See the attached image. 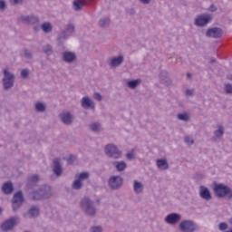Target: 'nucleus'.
I'll return each instance as SVG.
<instances>
[{"instance_id":"nucleus-1","label":"nucleus","mask_w":232,"mask_h":232,"mask_svg":"<svg viewBox=\"0 0 232 232\" xmlns=\"http://www.w3.org/2000/svg\"><path fill=\"white\" fill-rule=\"evenodd\" d=\"M214 193L218 198H224L227 197L229 200L232 198L231 188L226 186L224 183H219L214 186Z\"/></svg>"},{"instance_id":"nucleus-2","label":"nucleus","mask_w":232,"mask_h":232,"mask_svg":"<svg viewBox=\"0 0 232 232\" xmlns=\"http://www.w3.org/2000/svg\"><path fill=\"white\" fill-rule=\"evenodd\" d=\"M14 82H15V74L10 72L8 69H5L3 71V78H2L3 90H5V92H8V90H12Z\"/></svg>"},{"instance_id":"nucleus-3","label":"nucleus","mask_w":232,"mask_h":232,"mask_svg":"<svg viewBox=\"0 0 232 232\" xmlns=\"http://www.w3.org/2000/svg\"><path fill=\"white\" fill-rule=\"evenodd\" d=\"M81 208L88 217H95L97 208L93 206V201L90 198H83L81 200Z\"/></svg>"},{"instance_id":"nucleus-4","label":"nucleus","mask_w":232,"mask_h":232,"mask_svg":"<svg viewBox=\"0 0 232 232\" xmlns=\"http://www.w3.org/2000/svg\"><path fill=\"white\" fill-rule=\"evenodd\" d=\"M104 151H105V155H107V157H110V159L117 160L122 157V151H121L117 147V145L113 143H110L106 145Z\"/></svg>"},{"instance_id":"nucleus-5","label":"nucleus","mask_w":232,"mask_h":232,"mask_svg":"<svg viewBox=\"0 0 232 232\" xmlns=\"http://www.w3.org/2000/svg\"><path fill=\"white\" fill-rule=\"evenodd\" d=\"M11 202L13 211H18L21 209L23 204L24 203V194H23V191L19 190L14 193Z\"/></svg>"},{"instance_id":"nucleus-6","label":"nucleus","mask_w":232,"mask_h":232,"mask_svg":"<svg viewBox=\"0 0 232 232\" xmlns=\"http://www.w3.org/2000/svg\"><path fill=\"white\" fill-rule=\"evenodd\" d=\"M213 21V15L209 14H204L198 15L194 20L195 26L198 28H204V26H208V23Z\"/></svg>"},{"instance_id":"nucleus-7","label":"nucleus","mask_w":232,"mask_h":232,"mask_svg":"<svg viewBox=\"0 0 232 232\" xmlns=\"http://www.w3.org/2000/svg\"><path fill=\"white\" fill-rule=\"evenodd\" d=\"M122 184H124V179L121 176H111L108 180V186L110 189H112L113 191L121 189Z\"/></svg>"},{"instance_id":"nucleus-8","label":"nucleus","mask_w":232,"mask_h":232,"mask_svg":"<svg viewBox=\"0 0 232 232\" xmlns=\"http://www.w3.org/2000/svg\"><path fill=\"white\" fill-rule=\"evenodd\" d=\"M19 224V218L17 217H13L9 219H6L5 221H4L1 226L0 228L2 229V231L4 232H8V231H12L14 229V227L15 226H17Z\"/></svg>"},{"instance_id":"nucleus-9","label":"nucleus","mask_w":232,"mask_h":232,"mask_svg":"<svg viewBox=\"0 0 232 232\" xmlns=\"http://www.w3.org/2000/svg\"><path fill=\"white\" fill-rule=\"evenodd\" d=\"M180 231L182 232H195L198 231V227L197 224L191 220H183L179 224Z\"/></svg>"},{"instance_id":"nucleus-10","label":"nucleus","mask_w":232,"mask_h":232,"mask_svg":"<svg viewBox=\"0 0 232 232\" xmlns=\"http://www.w3.org/2000/svg\"><path fill=\"white\" fill-rule=\"evenodd\" d=\"M53 175L59 179L60 177H63V173L64 172V169L63 168V165H61V158H54L53 160Z\"/></svg>"},{"instance_id":"nucleus-11","label":"nucleus","mask_w":232,"mask_h":232,"mask_svg":"<svg viewBox=\"0 0 232 232\" xmlns=\"http://www.w3.org/2000/svg\"><path fill=\"white\" fill-rule=\"evenodd\" d=\"M224 35V31L220 27H211L206 32V37H210L212 39H220Z\"/></svg>"},{"instance_id":"nucleus-12","label":"nucleus","mask_w":232,"mask_h":232,"mask_svg":"<svg viewBox=\"0 0 232 232\" xmlns=\"http://www.w3.org/2000/svg\"><path fill=\"white\" fill-rule=\"evenodd\" d=\"M62 58L63 63H67V64H72V63H75L77 61V54L72 51H65L62 54Z\"/></svg>"},{"instance_id":"nucleus-13","label":"nucleus","mask_w":232,"mask_h":232,"mask_svg":"<svg viewBox=\"0 0 232 232\" xmlns=\"http://www.w3.org/2000/svg\"><path fill=\"white\" fill-rule=\"evenodd\" d=\"M21 23H26V24H37L39 23V16L34 14L21 15L19 18Z\"/></svg>"},{"instance_id":"nucleus-14","label":"nucleus","mask_w":232,"mask_h":232,"mask_svg":"<svg viewBox=\"0 0 232 232\" xmlns=\"http://www.w3.org/2000/svg\"><path fill=\"white\" fill-rule=\"evenodd\" d=\"M181 218L182 216H180V214L170 213L165 218V222L170 226H175V224H179V222H180Z\"/></svg>"},{"instance_id":"nucleus-15","label":"nucleus","mask_w":232,"mask_h":232,"mask_svg":"<svg viewBox=\"0 0 232 232\" xmlns=\"http://www.w3.org/2000/svg\"><path fill=\"white\" fill-rule=\"evenodd\" d=\"M81 106L84 110H95V102L88 96H84L81 100Z\"/></svg>"},{"instance_id":"nucleus-16","label":"nucleus","mask_w":232,"mask_h":232,"mask_svg":"<svg viewBox=\"0 0 232 232\" xmlns=\"http://www.w3.org/2000/svg\"><path fill=\"white\" fill-rule=\"evenodd\" d=\"M199 197H201L203 200H208V201L213 198V196H211V191L209 190V188H208L204 185H201L199 187Z\"/></svg>"},{"instance_id":"nucleus-17","label":"nucleus","mask_w":232,"mask_h":232,"mask_svg":"<svg viewBox=\"0 0 232 232\" xmlns=\"http://www.w3.org/2000/svg\"><path fill=\"white\" fill-rule=\"evenodd\" d=\"M40 193L44 200H46L52 197V188L48 185H43L40 187Z\"/></svg>"},{"instance_id":"nucleus-18","label":"nucleus","mask_w":232,"mask_h":232,"mask_svg":"<svg viewBox=\"0 0 232 232\" xmlns=\"http://www.w3.org/2000/svg\"><path fill=\"white\" fill-rule=\"evenodd\" d=\"M124 63V56L120 55L117 57H114L109 61V65L111 68H117V66H121Z\"/></svg>"},{"instance_id":"nucleus-19","label":"nucleus","mask_w":232,"mask_h":232,"mask_svg":"<svg viewBox=\"0 0 232 232\" xmlns=\"http://www.w3.org/2000/svg\"><path fill=\"white\" fill-rule=\"evenodd\" d=\"M160 79L161 84H165V86H169V84H171V80L169 79V73H168V71H161L160 73Z\"/></svg>"},{"instance_id":"nucleus-20","label":"nucleus","mask_w":232,"mask_h":232,"mask_svg":"<svg viewBox=\"0 0 232 232\" xmlns=\"http://www.w3.org/2000/svg\"><path fill=\"white\" fill-rule=\"evenodd\" d=\"M73 6L75 12H79V10H82V6H92V4L88 0L74 1Z\"/></svg>"},{"instance_id":"nucleus-21","label":"nucleus","mask_w":232,"mask_h":232,"mask_svg":"<svg viewBox=\"0 0 232 232\" xmlns=\"http://www.w3.org/2000/svg\"><path fill=\"white\" fill-rule=\"evenodd\" d=\"M29 198L34 201L44 200L43 195L41 194V188L34 189L29 193Z\"/></svg>"},{"instance_id":"nucleus-22","label":"nucleus","mask_w":232,"mask_h":232,"mask_svg":"<svg viewBox=\"0 0 232 232\" xmlns=\"http://www.w3.org/2000/svg\"><path fill=\"white\" fill-rule=\"evenodd\" d=\"M2 191L5 195H12V193H14V184L12 181L4 183L2 186Z\"/></svg>"},{"instance_id":"nucleus-23","label":"nucleus","mask_w":232,"mask_h":232,"mask_svg":"<svg viewBox=\"0 0 232 232\" xmlns=\"http://www.w3.org/2000/svg\"><path fill=\"white\" fill-rule=\"evenodd\" d=\"M62 122H63V124H65L66 126H70V124H72V113L70 112H63L62 114H60Z\"/></svg>"},{"instance_id":"nucleus-24","label":"nucleus","mask_w":232,"mask_h":232,"mask_svg":"<svg viewBox=\"0 0 232 232\" xmlns=\"http://www.w3.org/2000/svg\"><path fill=\"white\" fill-rule=\"evenodd\" d=\"M133 191L136 195H140L144 191V184L139 180L133 181Z\"/></svg>"},{"instance_id":"nucleus-25","label":"nucleus","mask_w":232,"mask_h":232,"mask_svg":"<svg viewBox=\"0 0 232 232\" xmlns=\"http://www.w3.org/2000/svg\"><path fill=\"white\" fill-rule=\"evenodd\" d=\"M156 164L159 168V169H169V164L168 163V160L166 159H159L156 160Z\"/></svg>"},{"instance_id":"nucleus-26","label":"nucleus","mask_w":232,"mask_h":232,"mask_svg":"<svg viewBox=\"0 0 232 232\" xmlns=\"http://www.w3.org/2000/svg\"><path fill=\"white\" fill-rule=\"evenodd\" d=\"M39 208L32 207L31 208L28 209L27 216L29 217V218H35V217H39Z\"/></svg>"},{"instance_id":"nucleus-27","label":"nucleus","mask_w":232,"mask_h":232,"mask_svg":"<svg viewBox=\"0 0 232 232\" xmlns=\"http://www.w3.org/2000/svg\"><path fill=\"white\" fill-rule=\"evenodd\" d=\"M113 166H115L118 171H124L128 168V164L125 161H114Z\"/></svg>"},{"instance_id":"nucleus-28","label":"nucleus","mask_w":232,"mask_h":232,"mask_svg":"<svg viewBox=\"0 0 232 232\" xmlns=\"http://www.w3.org/2000/svg\"><path fill=\"white\" fill-rule=\"evenodd\" d=\"M90 130L94 133H100L102 130V124L99 122H93L90 125Z\"/></svg>"},{"instance_id":"nucleus-29","label":"nucleus","mask_w":232,"mask_h":232,"mask_svg":"<svg viewBox=\"0 0 232 232\" xmlns=\"http://www.w3.org/2000/svg\"><path fill=\"white\" fill-rule=\"evenodd\" d=\"M42 30L44 34H50L53 30V26L50 22H45L42 24Z\"/></svg>"},{"instance_id":"nucleus-30","label":"nucleus","mask_w":232,"mask_h":232,"mask_svg":"<svg viewBox=\"0 0 232 232\" xmlns=\"http://www.w3.org/2000/svg\"><path fill=\"white\" fill-rule=\"evenodd\" d=\"M42 50L44 52V53H45V55H47L48 57H50V55H52V53H53V47H52L51 44H45L42 47Z\"/></svg>"},{"instance_id":"nucleus-31","label":"nucleus","mask_w":232,"mask_h":232,"mask_svg":"<svg viewBox=\"0 0 232 232\" xmlns=\"http://www.w3.org/2000/svg\"><path fill=\"white\" fill-rule=\"evenodd\" d=\"M140 82H141L140 79L131 80L127 82V86L130 88V90H135V88H137V86H139Z\"/></svg>"},{"instance_id":"nucleus-32","label":"nucleus","mask_w":232,"mask_h":232,"mask_svg":"<svg viewBox=\"0 0 232 232\" xmlns=\"http://www.w3.org/2000/svg\"><path fill=\"white\" fill-rule=\"evenodd\" d=\"M37 182H39V176L37 175H33L27 179V184L29 186H34L37 184Z\"/></svg>"},{"instance_id":"nucleus-33","label":"nucleus","mask_w":232,"mask_h":232,"mask_svg":"<svg viewBox=\"0 0 232 232\" xmlns=\"http://www.w3.org/2000/svg\"><path fill=\"white\" fill-rule=\"evenodd\" d=\"M72 189L79 191L82 189V182L76 178V179L72 182Z\"/></svg>"},{"instance_id":"nucleus-34","label":"nucleus","mask_w":232,"mask_h":232,"mask_svg":"<svg viewBox=\"0 0 232 232\" xmlns=\"http://www.w3.org/2000/svg\"><path fill=\"white\" fill-rule=\"evenodd\" d=\"M66 39H68V34H66V31H62L58 35V44H63V43H64Z\"/></svg>"},{"instance_id":"nucleus-35","label":"nucleus","mask_w":232,"mask_h":232,"mask_svg":"<svg viewBox=\"0 0 232 232\" xmlns=\"http://www.w3.org/2000/svg\"><path fill=\"white\" fill-rule=\"evenodd\" d=\"M35 110L39 113H44V111H46V104H44L43 102H37L35 104Z\"/></svg>"},{"instance_id":"nucleus-36","label":"nucleus","mask_w":232,"mask_h":232,"mask_svg":"<svg viewBox=\"0 0 232 232\" xmlns=\"http://www.w3.org/2000/svg\"><path fill=\"white\" fill-rule=\"evenodd\" d=\"M216 139H222L224 137V127L219 126L218 130L214 131Z\"/></svg>"},{"instance_id":"nucleus-37","label":"nucleus","mask_w":232,"mask_h":232,"mask_svg":"<svg viewBox=\"0 0 232 232\" xmlns=\"http://www.w3.org/2000/svg\"><path fill=\"white\" fill-rule=\"evenodd\" d=\"M99 26H101V28H107V26H110V19L108 17L102 18L99 21Z\"/></svg>"},{"instance_id":"nucleus-38","label":"nucleus","mask_w":232,"mask_h":232,"mask_svg":"<svg viewBox=\"0 0 232 232\" xmlns=\"http://www.w3.org/2000/svg\"><path fill=\"white\" fill-rule=\"evenodd\" d=\"M75 179H77L78 180H81L82 182L83 180H88V179H90V173H88V172H82L78 176H75Z\"/></svg>"},{"instance_id":"nucleus-39","label":"nucleus","mask_w":232,"mask_h":232,"mask_svg":"<svg viewBox=\"0 0 232 232\" xmlns=\"http://www.w3.org/2000/svg\"><path fill=\"white\" fill-rule=\"evenodd\" d=\"M179 121H183L184 122H188L189 121V115L186 112L178 114Z\"/></svg>"},{"instance_id":"nucleus-40","label":"nucleus","mask_w":232,"mask_h":232,"mask_svg":"<svg viewBox=\"0 0 232 232\" xmlns=\"http://www.w3.org/2000/svg\"><path fill=\"white\" fill-rule=\"evenodd\" d=\"M24 55L25 59H28L29 61H32V59H34V54L28 49H24Z\"/></svg>"},{"instance_id":"nucleus-41","label":"nucleus","mask_w":232,"mask_h":232,"mask_svg":"<svg viewBox=\"0 0 232 232\" xmlns=\"http://www.w3.org/2000/svg\"><path fill=\"white\" fill-rule=\"evenodd\" d=\"M65 32H68L69 34H73V32H75V25H73V24H69Z\"/></svg>"},{"instance_id":"nucleus-42","label":"nucleus","mask_w":232,"mask_h":232,"mask_svg":"<svg viewBox=\"0 0 232 232\" xmlns=\"http://www.w3.org/2000/svg\"><path fill=\"white\" fill-rule=\"evenodd\" d=\"M30 75V70L28 69H24L21 72V77L22 79H26Z\"/></svg>"},{"instance_id":"nucleus-43","label":"nucleus","mask_w":232,"mask_h":232,"mask_svg":"<svg viewBox=\"0 0 232 232\" xmlns=\"http://www.w3.org/2000/svg\"><path fill=\"white\" fill-rule=\"evenodd\" d=\"M184 141L188 144L189 146H191V144H195V140L191 139V137L189 136H185L184 138Z\"/></svg>"},{"instance_id":"nucleus-44","label":"nucleus","mask_w":232,"mask_h":232,"mask_svg":"<svg viewBox=\"0 0 232 232\" xmlns=\"http://www.w3.org/2000/svg\"><path fill=\"white\" fill-rule=\"evenodd\" d=\"M218 229L219 231H226V229H227V223L226 222L219 223Z\"/></svg>"},{"instance_id":"nucleus-45","label":"nucleus","mask_w":232,"mask_h":232,"mask_svg":"<svg viewBox=\"0 0 232 232\" xmlns=\"http://www.w3.org/2000/svg\"><path fill=\"white\" fill-rule=\"evenodd\" d=\"M225 92H226V93H228V94L232 93V84L231 83L225 84Z\"/></svg>"},{"instance_id":"nucleus-46","label":"nucleus","mask_w":232,"mask_h":232,"mask_svg":"<svg viewBox=\"0 0 232 232\" xmlns=\"http://www.w3.org/2000/svg\"><path fill=\"white\" fill-rule=\"evenodd\" d=\"M90 232H102V227H92Z\"/></svg>"},{"instance_id":"nucleus-47","label":"nucleus","mask_w":232,"mask_h":232,"mask_svg":"<svg viewBox=\"0 0 232 232\" xmlns=\"http://www.w3.org/2000/svg\"><path fill=\"white\" fill-rule=\"evenodd\" d=\"M0 10L2 12L6 10V2L5 0H0Z\"/></svg>"},{"instance_id":"nucleus-48","label":"nucleus","mask_w":232,"mask_h":232,"mask_svg":"<svg viewBox=\"0 0 232 232\" xmlns=\"http://www.w3.org/2000/svg\"><path fill=\"white\" fill-rule=\"evenodd\" d=\"M93 98H94L96 101H99V102L102 101V95H101V93H99V92H94Z\"/></svg>"},{"instance_id":"nucleus-49","label":"nucleus","mask_w":232,"mask_h":232,"mask_svg":"<svg viewBox=\"0 0 232 232\" xmlns=\"http://www.w3.org/2000/svg\"><path fill=\"white\" fill-rule=\"evenodd\" d=\"M126 159L127 160H135V155H133L131 152H129L126 154Z\"/></svg>"},{"instance_id":"nucleus-50","label":"nucleus","mask_w":232,"mask_h":232,"mask_svg":"<svg viewBox=\"0 0 232 232\" xmlns=\"http://www.w3.org/2000/svg\"><path fill=\"white\" fill-rule=\"evenodd\" d=\"M209 12H217L218 8L215 6L214 4L210 5L208 7Z\"/></svg>"},{"instance_id":"nucleus-51","label":"nucleus","mask_w":232,"mask_h":232,"mask_svg":"<svg viewBox=\"0 0 232 232\" xmlns=\"http://www.w3.org/2000/svg\"><path fill=\"white\" fill-rule=\"evenodd\" d=\"M193 90H189V89H188L187 91H186V95H188V97H191V96H193Z\"/></svg>"},{"instance_id":"nucleus-52","label":"nucleus","mask_w":232,"mask_h":232,"mask_svg":"<svg viewBox=\"0 0 232 232\" xmlns=\"http://www.w3.org/2000/svg\"><path fill=\"white\" fill-rule=\"evenodd\" d=\"M140 2H141L142 5H150V3H151V0H140Z\"/></svg>"},{"instance_id":"nucleus-53","label":"nucleus","mask_w":232,"mask_h":232,"mask_svg":"<svg viewBox=\"0 0 232 232\" xmlns=\"http://www.w3.org/2000/svg\"><path fill=\"white\" fill-rule=\"evenodd\" d=\"M215 63H217V59L210 58V64H215Z\"/></svg>"},{"instance_id":"nucleus-54","label":"nucleus","mask_w":232,"mask_h":232,"mask_svg":"<svg viewBox=\"0 0 232 232\" xmlns=\"http://www.w3.org/2000/svg\"><path fill=\"white\" fill-rule=\"evenodd\" d=\"M13 2L14 3V5H19V3H22L23 0H13Z\"/></svg>"},{"instance_id":"nucleus-55","label":"nucleus","mask_w":232,"mask_h":232,"mask_svg":"<svg viewBox=\"0 0 232 232\" xmlns=\"http://www.w3.org/2000/svg\"><path fill=\"white\" fill-rule=\"evenodd\" d=\"M191 77H193V75H192L190 72H188V73H187V78H188V79H191Z\"/></svg>"},{"instance_id":"nucleus-56","label":"nucleus","mask_w":232,"mask_h":232,"mask_svg":"<svg viewBox=\"0 0 232 232\" xmlns=\"http://www.w3.org/2000/svg\"><path fill=\"white\" fill-rule=\"evenodd\" d=\"M227 79L228 81H232V74H228V75L227 76Z\"/></svg>"},{"instance_id":"nucleus-57","label":"nucleus","mask_w":232,"mask_h":232,"mask_svg":"<svg viewBox=\"0 0 232 232\" xmlns=\"http://www.w3.org/2000/svg\"><path fill=\"white\" fill-rule=\"evenodd\" d=\"M91 5H93V2L95 1V0H87Z\"/></svg>"},{"instance_id":"nucleus-58","label":"nucleus","mask_w":232,"mask_h":232,"mask_svg":"<svg viewBox=\"0 0 232 232\" xmlns=\"http://www.w3.org/2000/svg\"><path fill=\"white\" fill-rule=\"evenodd\" d=\"M0 213H3V208H0Z\"/></svg>"},{"instance_id":"nucleus-59","label":"nucleus","mask_w":232,"mask_h":232,"mask_svg":"<svg viewBox=\"0 0 232 232\" xmlns=\"http://www.w3.org/2000/svg\"><path fill=\"white\" fill-rule=\"evenodd\" d=\"M69 160H72V155L70 156Z\"/></svg>"},{"instance_id":"nucleus-60","label":"nucleus","mask_w":232,"mask_h":232,"mask_svg":"<svg viewBox=\"0 0 232 232\" xmlns=\"http://www.w3.org/2000/svg\"><path fill=\"white\" fill-rule=\"evenodd\" d=\"M132 14H135V10H132Z\"/></svg>"}]
</instances>
